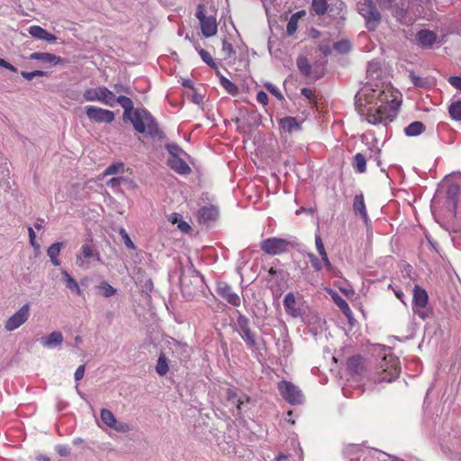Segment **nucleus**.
Segmentation results:
<instances>
[{
  "label": "nucleus",
  "instance_id": "nucleus-46",
  "mask_svg": "<svg viewBox=\"0 0 461 461\" xmlns=\"http://www.w3.org/2000/svg\"><path fill=\"white\" fill-rule=\"evenodd\" d=\"M459 192L460 187L457 184H450L447 190V197L456 202Z\"/></svg>",
  "mask_w": 461,
  "mask_h": 461
},
{
  "label": "nucleus",
  "instance_id": "nucleus-10",
  "mask_svg": "<svg viewBox=\"0 0 461 461\" xmlns=\"http://www.w3.org/2000/svg\"><path fill=\"white\" fill-rule=\"evenodd\" d=\"M348 461H375L377 451L359 445H349L345 450Z\"/></svg>",
  "mask_w": 461,
  "mask_h": 461
},
{
  "label": "nucleus",
  "instance_id": "nucleus-13",
  "mask_svg": "<svg viewBox=\"0 0 461 461\" xmlns=\"http://www.w3.org/2000/svg\"><path fill=\"white\" fill-rule=\"evenodd\" d=\"M196 17L200 22L202 33L204 37L209 38L217 33L216 19L213 16H206L203 14V5H198Z\"/></svg>",
  "mask_w": 461,
  "mask_h": 461
},
{
  "label": "nucleus",
  "instance_id": "nucleus-49",
  "mask_svg": "<svg viewBox=\"0 0 461 461\" xmlns=\"http://www.w3.org/2000/svg\"><path fill=\"white\" fill-rule=\"evenodd\" d=\"M264 86L278 100H282L283 99V95H282L281 92L279 91V89L275 85H273L272 83L267 82Z\"/></svg>",
  "mask_w": 461,
  "mask_h": 461
},
{
  "label": "nucleus",
  "instance_id": "nucleus-54",
  "mask_svg": "<svg viewBox=\"0 0 461 461\" xmlns=\"http://www.w3.org/2000/svg\"><path fill=\"white\" fill-rule=\"evenodd\" d=\"M55 449L60 456H68L70 454V448L67 445H57Z\"/></svg>",
  "mask_w": 461,
  "mask_h": 461
},
{
  "label": "nucleus",
  "instance_id": "nucleus-59",
  "mask_svg": "<svg viewBox=\"0 0 461 461\" xmlns=\"http://www.w3.org/2000/svg\"><path fill=\"white\" fill-rule=\"evenodd\" d=\"M257 101L258 103L262 104L263 105L267 104V103H268L267 95L264 91H259L257 94Z\"/></svg>",
  "mask_w": 461,
  "mask_h": 461
},
{
  "label": "nucleus",
  "instance_id": "nucleus-27",
  "mask_svg": "<svg viewBox=\"0 0 461 461\" xmlns=\"http://www.w3.org/2000/svg\"><path fill=\"white\" fill-rule=\"evenodd\" d=\"M63 246V242H55L52 245H50L47 249V255L50 258L51 264L55 267H59L60 265L59 256Z\"/></svg>",
  "mask_w": 461,
  "mask_h": 461
},
{
  "label": "nucleus",
  "instance_id": "nucleus-34",
  "mask_svg": "<svg viewBox=\"0 0 461 461\" xmlns=\"http://www.w3.org/2000/svg\"><path fill=\"white\" fill-rule=\"evenodd\" d=\"M298 69L302 74H303L306 77L316 78L312 74V67L308 61V59L304 57H299L296 61Z\"/></svg>",
  "mask_w": 461,
  "mask_h": 461
},
{
  "label": "nucleus",
  "instance_id": "nucleus-19",
  "mask_svg": "<svg viewBox=\"0 0 461 461\" xmlns=\"http://www.w3.org/2000/svg\"><path fill=\"white\" fill-rule=\"evenodd\" d=\"M217 292L223 299L233 306H240L241 303L240 297L236 294L232 288L226 283H221L218 285Z\"/></svg>",
  "mask_w": 461,
  "mask_h": 461
},
{
  "label": "nucleus",
  "instance_id": "nucleus-40",
  "mask_svg": "<svg viewBox=\"0 0 461 461\" xmlns=\"http://www.w3.org/2000/svg\"><path fill=\"white\" fill-rule=\"evenodd\" d=\"M312 11L319 15L324 14L328 8L326 0H312Z\"/></svg>",
  "mask_w": 461,
  "mask_h": 461
},
{
  "label": "nucleus",
  "instance_id": "nucleus-55",
  "mask_svg": "<svg viewBox=\"0 0 461 461\" xmlns=\"http://www.w3.org/2000/svg\"><path fill=\"white\" fill-rule=\"evenodd\" d=\"M28 233H29V238H30L31 245L34 248V249H40V245L36 241V234H35L33 229L32 227L28 228Z\"/></svg>",
  "mask_w": 461,
  "mask_h": 461
},
{
  "label": "nucleus",
  "instance_id": "nucleus-30",
  "mask_svg": "<svg viewBox=\"0 0 461 461\" xmlns=\"http://www.w3.org/2000/svg\"><path fill=\"white\" fill-rule=\"evenodd\" d=\"M294 444L296 445L294 454H280L276 458V461H302V448L299 447L297 442H294Z\"/></svg>",
  "mask_w": 461,
  "mask_h": 461
},
{
  "label": "nucleus",
  "instance_id": "nucleus-57",
  "mask_svg": "<svg viewBox=\"0 0 461 461\" xmlns=\"http://www.w3.org/2000/svg\"><path fill=\"white\" fill-rule=\"evenodd\" d=\"M382 9H392L395 0H374Z\"/></svg>",
  "mask_w": 461,
  "mask_h": 461
},
{
  "label": "nucleus",
  "instance_id": "nucleus-8",
  "mask_svg": "<svg viewBox=\"0 0 461 461\" xmlns=\"http://www.w3.org/2000/svg\"><path fill=\"white\" fill-rule=\"evenodd\" d=\"M294 244L286 240L281 238H268L260 242V249L269 255H280L287 252Z\"/></svg>",
  "mask_w": 461,
  "mask_h": 461
},
{
  "label": "nucleus",
  "instance_id": "nucleus-18",
  "mask_svg": "<svg viewBox=\"0 0 461 461\" xmlns=\"http://www.w3.org/2000/svg\"><path fill=\"white\" fill-rule=\"evenodd\" d=\"M415 39L417 44L424 49H432L438 42L437 33L427 29L420 30L417 32Z\"/></svg>",
  "mask_w": 461,
  "mask_h": 461
},
{
  "label": "nucleus",
  "instance_id": "nucleus-4",
  "mask_svg": "<svg viewBox=\"0 0 461 461\" xmlns=\"http://www.w3.org/2000/svg\"><path fill=\"white\" fill-rule=\"evenodd\" d=\"M357 12L365 19L368 31H375L381 22V14L374 0H363L357 3Z\"/></svg>",
  "mask_w": 461,
  "mask_h": 461
},
{
  "label": "nucleus",
  "instance_id": "nucleus-64",
  "mask_svg": "<svg viewBox=\"0 0 461 461\" xmlns=\"http://www.w3.org/2000/svg\"><path fill=\"white\" fill-rule=\"evenodd\" d=\"M301 93L303 96H305L308 99H311L313 96V92L310 88H303L301 90Z\"/></svg>",
  "mask_w": 461,
  "mask_h": 461
},
{
  "label": "nucleus",
  "instance_id": "nucleus-12",
  "mask_svg": "<svg viewBox=\"0 0 461 461\" xmlns=\"http://www.w3.org/2000/svg\"><path fill=\"white\" fill-rule=\"evenodd\" d=\"M236 326V330L239 332L240 336L244 340L248 348H254L256 346V339L254 333L249 328V320L245 315L239 312Z\"/></svg>",
  "mask_w": 461,
  "mask_h": 461
},
{
  "label": "nucleus",
  "instance_id": "nucleus-47",
  "mask_svg": "<svg viewBox=\"0 0 461 461\" xmlns=\"http://www.w3.org/2000/svg\"><path fill=\"white\" fill-rule=\"evenodd\" d=\"M221 50L225 59H229L232 56V54H234V49L231 43H230L226 39L222 40Z\"/></svg>",
  "mask_w": 461,
  "mask_h": 461
},
{
  "label": "nucleus",
  "instance_id": "nucleus-36",
  "mask_svg": "<svg viewBox=\"0 0 461 461\" xmlns=\"http://www.w3.org/2000/svg\"><path fill=\"white\" fill-rule=\"evenodd\" d=\"M332 299L346 316L349 317L351 315L352 312L348 303L340 295L334 293V294H332Z\"/></svg>",
  "mask_w": 461,
  "mask_h": 461
},
{
  "label": "nucleus",
  "instance_id": "nucleus-48",
  "mask_svg": "<svg viewBox=\"0 0 461 461\" xmlns=\"http://www.w3.org/2000/svg\"><path fill=\"white\" fill-rule=\"evenodd\" d=\"M410 78L415 86L424 87L427 84V81L425 78L416 76L413 72L410 73Z\"/></svg>",
  "mask_w": 461,
  "mask_h": 461
},
{
  "label": "nucleus",
  "instance_id": "nucleus-56",
  "mask_svg": "<svg viewBox=\"0 0 461 461\" xmlns=\"http://www.w3.org/2000/svg\"><path fill=\"white\" fill-rule=\"evenodd\" d=\"M393 15L402 23H405V15L406 12L403 9H394L393 10Z\"/></svg>",
  "mask_w": 461,
  "mask_h": 461
},
{
  "label": "nucleus",
  "instance_id": "nucleus-44",
  "mask_svg": "<svg viewBox=\"0 0 461 461\" xmlns=\"http://www.w3.org/2000/svg\"><path fill=\"white\" fill-rule=\"evenodd\" d=\"M198 53L203 62H205L208 66H210L212 68H217L216 63L214 62L213 59L212 58L208 51L201 49L198 50Z\"/></svg>",
  "mask_w": 461,
  "mask_h": 461
},
{
  "label": "nucleus",
  "instance_id": "nucleus-37",
  "mask_svg": "<svg viewBox=\"0 0 461 461\" xmlns=\"http://www.w3.org/2000/svg\"><path fill=\"white\" fill-rule=\"evenodd\" d=\"M156 372L161 376L165 375L168 372L167 359L166 357V354L163 352L160 353L158 357L156 365Z\"/></svg>",
  "mask_w": 461,
  "mask_h": 461
},
{
  "label": "nucleus",
  "instance_id": "nucleus-1",
  "mask_svg": "<svg viewBox=\"0 0 461 461\" xmlns=\"http://www.w3.org/2000/svg\"><path fill=\"white\" fill-rule=\"evenodd\" d=\"M356 109L368 123L377 125L393 121L401 104L399 93L389 84L366 83L356 94Z\"/></svg>",
  "mask_w": 461,
  "mask_h": 461
},
{
  "label": "nucleus",
  "instance_id": "nucleus-21",
  "mask_svg": "<svg viewBox=\"0 0 461 461\" xmlns=\"http://www.w3.org/2000/svg\"><path fill=\"white\" fill-rule=\"evenodd\" d=\"M219 216V209L217 206L210 204L203 206L198 211V220L200 223H208L214 221Z\"/></svg>",
  "mask_w": 461,
  "mask_h": 461
},
{
  "label": "nucleus",
  "instance_id": "nucleus-63",
  "mask_svg": "<svg viewBox=\"0 0 461 461\" xmlns=\"http://www.w3.org/2000/svg\"><path fill=\"white\" fill-rule=\"evenodd\" d=\"M192 101L194 104H199L203 102V95H199L196 91H194L192 95Z\"/></svg>",
  "mask_w": 461,
  "mask_h": 461
},
{
  "label": "nucleus",
  "instance_id": "nucleus-41",
  "mask_svg": "<svg viewBox=\"0 0 461 461\" xmlns=\"http://www.w3.org/2000/svg\"><path fill=\"white\" fill-rule=\"evenodd\" d=\"M127 182V178L123 176L113 177L107 183V186L114 191H120V186Z\"/></svg>",
  "mask_w": 461,
  "mask_h": 461
},
{
  "label": "nucleus",
  "instance_id": "nucleus-60",
  "mask_svg": "<svg viewBox=\"0 0 461 461\" xmlns=\"http://www.w3.org/2000/svg\"><path fill=\"white\" fill-rule=\"evenodd\" d=\"M85 375V365L79 366L75 372V380L79 381L84 377Z\"/></svg>",
  "mask_w": 461,
  "mask_h": 461
},
{
  "label": "nucleus",
  "instance_id": "nucleus-39",
  "mask_svg": "<svg viewBox=\"0 0 461 461\" xmlns=\"http://www.w3.org/2000/svg\"><path fill=\"white\" fill-rule=\"evenodd\" d=\"M124 172V164L122 162H116L110 165L104 171V176L117 175Z\"/></svg>",
  "mask_w": 461,
  "mask_h": 461
},
{
  "label": "nucleus",
  "instance_id": "nucleus-58",
  "mask_svg": "<svg viewBox=\"0 0 461 461\" xmlns=\"http://www.w3.org/2000/svg\"><path fill=\"white\" fill-rule=\"evenodd\" d=\"M449 84L455 88L461 91V77L453 76L448 78Z\"/></svg>",
  "mask_w": 461,
  "mask_h": 461
},
{
  "label": "nucleus",
  "instance_id": "nucleus-14",
  "mask_svg": "<svg viewBox=\"0 0 461 461\" xmlns=\"http://www.w3.org/2000/svg\"><path fill=\"white\" fill-rule=\"evenodd\" d=\"M367 158L375 161L377 165H380V149L377 147H375V149H370L368 156H366L360 152L357 153L354 156L352 161V167L356 172L363 174L366 171Z\"/></svg>",
  "mask_w": 461,
  "mask_h": 461
},
{
  "label": "nucleus",
  "instance_id": "nucleus-7",
  "mask_svg": "<svg viewBox=\"0 0 461 461\" xmlns=\"http://www.w3.org/2000/svg\"><path fill=\"white\" fill-rule=\"evenodd\" d=\"M277 389L285 402L292 405L303 402V394L300 388L291 382L283 380L278 383Z\"/></svg>",
  "mask_w": 461,
  "mask_h": 461
},
{
  "label": "nucleus",
  "instance_id": "nucleus-17",
  "mask_svg": "<svg viewBox=\"0 0 461 461\" xmlns=\"http://www.w3.org/2000/svg\"><path fill=\"white\" fill-rule=\"evenodd\" d=\"M100 417L102 421L108 427L119 432H127L129 426L124 422H119L113 413L108 409H102Z\"/></svg>",
  "mask_w": 461,
  "mask_h": 461
},
{
  "label": "nucleus",
  "instance_id": "nucleus-32",
  "mask_svg": "<svg viewBox=\"0 0 461 461\" xmlns=\"http://www.w3.org/2000/svg\"><path fill=\"white\" fill-rule=\"evenodd\" d=\"M227 397L230 402H232V403L237 405V410L239 412L240 411L242 405L245 402H249V398L245 395L238 398V394H237L236 391L234 389H230V388L228 389V391H227Z\"/></svg>",
  "mask_w": 461,
  "mask_h": 461
},
{
  "label": "nucleus",
  "instance_id": "nucleus-52",
  "mask_svg": "<svg viewBox=\"0 0 461 461\" xmlns=\"http://www.w3.org/2000/svg\"><path fill=\"white\" fill-rule=\"evenodd\" d=\"M378 69H379V63L376 61H371L367 65V71H366L367 75L371 77H374L375 74L378 71Z\"/></svg>",
  "mask_w": 461,
  "mask_h": 461
},
{
  "label": "nucleus",
  "instance_id": "nucleus-35",
  "mask_svg": "<svg viewBox=\"0 0 461 461\" xmlns=\"http://www.w3.org/2000/svg\"><path fill=\"white\" fill-rule=\"evenodd\" d=\"M96 289L100 294H102L105 298H109L114 295L117 290L113 287L108 282L102 281L97 286Z\"/></svg>",
  "mask_w": 461,
  "mask_h": 461
},
{
  "label": "nucleus",
  "instance_id": "nucleus-5",
  "mask_svg": "<svg viewBox=\"0 0 461 461\" xmlns=\"http://www.w3.org/2000/svg\"><path fill=\"white\" fill-rule=\"evenodd\" d=\"M83 98L86 102H99L111 107L115 104V95L105 86L86 89Z\"/></svg>",
  "mask_w": 461,
  "mask_h": 461
},
{
  "label": "nucleus",
  "instance_id": "nucleus-42",
  "mask_svg": "<svg viewBox=\"0 0 461 461\" xmlns=\"http://www.w3.org/2000/svg\"><path fill=\"white\" fill-rule=\"evenodd\" d=\"M166 148L169 153V158L181 157L182 155H185V151L175 143H168L167 144Z\"/></svg>",
  "mask_w": 461,
  "mask_h": 461
},
{
  "label": "nucleus",
  "instance_id": "nucleus-9",
  "mask_svg": "<svg viewBox=\"0 0 461 461\" xmlns=\"http://www.w3.org/2000/svg\"><path fill=\"white\" fill-rule=\"evenodd\" d=\"M31 306L29 303L22 305L14 314H12L4 324L6 331H14L23 325L30 317Z\"/></svg>",
  "mask_w": 461,
  "mask_h": 461
},
{
  "label": "nucleus",
  "instance_id": "nucleus-61",
  "mask_svg": "<svg viewBox=\"0 0 461 461\" xmlns=\"http://www.w3.org/2000/svg\"><path fill=\"white\" fill-rule=\"evenodd\" d=\"M0 67H3L12 72H16L17 71V68L15 67H14L11 63L7 62L5 59H0Z\"/></svg>",
  "mask_w": 461,
  "mask_h": 461
},
{
  "label": "nucleus",
  "instance_id": "nucleus-50",
  "mask_svg": "<svg viewBox=\"0 0 461 461\" xmlns=\"http://www.w3.org/2000/svg\"><path fill=\"white\" fill-rule=\"evenodd\" d=\"M21 75L23 76V77H24L26 80H32L35 77H42L45 75V72L41 71V70H34V71H32V72H26V71H23L21 73Z\"/></svg>",
  "mask_w": 461,
  "mask_h": 461
},
{
  "label": "nucleus",
  "instance_id": "nucleus-26",
  "mask_svg": "<svg viewBox=\"0 0 461 461\" xmlns=\"http://www.w3.org/2000/svg\"><path fill=\"white\" fill-rule=\"evenodd\" d=\"M353 210L355 213H358L362 219L366 222L368 220V215L364 201V196L362 194H356L354 197L353 203Z\"/></svg>",
  "mask_w": 461,
  "mask_h": 461
},
{
  "label": "nucleus",
  "instance_id": "nucleus-53",
  "mask_svg": "<svg viewBox=\"0 0 461 461\" xmlns=\"http://www.w3.org/2000/svg\"><path fill=\"white\" fill-rule=\"evenodd\" d=\"M309 258H310V261H311V264L312 266V267L316 270V271H320L322 269V265L321 263V261L318 259V258L312 254V253H310L308 255Z\"/></svg>",
  "mask_w": 461,
  "mask_h": 461
},
{
  "label": "nucleus",
  "instance_id": "nucleus-28",
  "mask_svg": "<svg viewBox=\"0 0 461 461\" xmlns=\"http://www.w3.org/2000/svg\"><path fill=\"white\" fill-rule=\"evenodd\" d=\"M115 103H118L124 109V119H129V117L135 112L131 99L125 95H119L118 97L115 96Z\"/></svg>",
  "mask_w": 461,
  "mask_h": 461
},
{
  "label": "nucleus",
  "instance_id": "nucleus-15",
  "mask_svg": "<svg viewBox=\"0 0 461 461\" xmlns=\"http://www.w3.org/2000/svg\"><path fill=\"white\" fill-rule=\"evenodd\" d=\"M85 110L87 118L92 122L110 123L114 120V113L110 110L94 105H87L85 107Z\"/></svg>",
  "mask_w": 461,
  "mask_h": 461
},
{
  "label": "nucleus",
  "instance_id": "nucleus-38",
  "mask_svg": "<svg viewBox=\"0 0 461 461\" xmlns=\"http://www.w3.org/2000/svg\"><path fill=\"white\" fill-rule=\"evenodd\" d=\"M450 116L456 121H461V100L453 102L448 107Z\"/></svg>",
  "mask_w": 461,
  "mask_h": 461
},
{
  "label": "nucleus",
  "instance_id": "nucleus-2",
  "mask_svg": "<svg viewBox=\"0 0 461 461\" xmlns=\"http://www.w3.org/2000/svg\"><path fill=\"white\" fill-rule=\"evenodd\" d=\"M380 352L371 380L375 384L392 383L399 377L401 367L399 358L390 348L379 346Z\"/></svg>",
  "mask_w": 461,
  "mask_h": 461
},
{
  "label": "nucleus",
  "instance_id": "nucleus-51",
  "mask_svg": "<svg viewBox=\"0 0 461 461\" xmlns=\"http://www.w3.org/2000/svg\"><path fill=\"white\" fill-rule=\"evenodd\" d=\"M315 247L320 256L327 254L323 241L319 234L315 235Z\"/></svg>",
  "mask_w": 461,
  "mask_h": 461
},
{
  "label": "nucleus",
  "instance_id": "nucleus-45",
  "mask_svg": "<svg viewBox=\"0 0 461 461\" xmlns=\"http://www.w3.org/2000/svg\"><path fill=\"white\" fill-rule=\"evenodd\" d=\"M118 233L123 240L124 245L126 248L130 249H135V245L132 242L131 239L130 238L129 234L127 233L126 230L124 228H120L118 230Z\"/></svg>",
  "mask_w": 461,
  "mask_h": 461
},
{
  "label": "nucleus",
  "instance_id": "nucleus-31",
  "mask_svg": "<svg viewBox=\"0 0 461 461\" xmlns=\"http://www.w3.org/2000/svg\"><path fill=\"white\" fill-rule=\"evenodd\" d=\"M425 131V125L421 122H413L404 129L407 136L414 137L421 134Z\"/></svg>",
  "mask_w": 461,
  "mask_h": 461
},
{
  "label": "nucleus",
  "instance_id": "nucleus-3",
  "mask_svg": "<svg viewBox=\"0 0 461 461\" xmlns=\"http://www.w3.org/2000/svg\"><path fill=\"white\" fill-rule=\"evenodd\" d=\"M136 131L151 138L160 137V131L150 113L144 108H136L129 117Z\"/></svg>",
  "mask_w": 461,
  "mask_h": 461
},
{
  "label": "nucleus",
  "instance_id": "nucleus-11",
  "mask_svg": "<svg viewBox=\"0 0 461 461\" xmlns=\"http://www.w3.org/2000/svg\"><path fill=\"white\" fill-rule=\"evenodd\" d=\"M427 303V292L420 286L415 285L413 288L412 310L414 313L419 315L422 320H425L428 317V312L426 309Z\"/></svg>",
  "mask_w": 461,
  "mask_h": 461
},
{
  "label": "nucleus",
  "instance_id": "nucleus-24",
  "mask_svg": "<svg viewBox=\"0 0 461 461\" xmlns=\"http://www.w3.org/2000/svg\"><path fill=\"white\" fill-rule=\"evenodd\" d=\"M30 59L38 60L42 63L58 65L61 62V59L55 54L48 52H33L30 55Z\"/></svg>",
  "mask_w": 461,
  "mask_h": 461
},
{
  "label": "nucleus",
  "instance_id": "nucleus-16",
  "mask_svg": "<svg viewBox=\"0 0 461 461\" xmlns=\"http://www.w3.org/2000/svg\"><path fill=\"white\" fill-rule=\"evenodd\" d=\"M301 296L294 293H288L284 298V307L285 312L293 318H298L302 315Z\"/></svg>",
  "mask_w": 461,
  "mask_h": 461
},
{
  "label": "nucleus",
  "instance_id": "nucleus-62",
  "mask_svg": "<svg viewBox=\"0 0 461 461\" xmlns=\"http://www.w3.org/2000/svg\"><path fill=\"white\" fill-rule=\"evenodd\" d=\"M286 30L288 34H293L296 30V23L291 19L287 23Z\"/></svg>",
  "mask_w": 461,
  "mask_h": 461
},
{
  "label": "nucleus",
  "instance_id": "nucleus-25",
  "mask_svg": "<svg viewBox=\"0 0 461 461\" xmlns=\"http://www.w3.org/2000/svg\"><path fill=\"white\" fill-rule=\"evenodd\" d=\"M29 33L36 39H40L46 41H56V36L50 33L48 31L38 25H32L29 28Z\"/></svg>",
  "mask_w": 461,
  "mask_h": 461
},
{
  "label": "nucleus",
  "instance_id": "nucleus-33",
  "mask_svg": "<svg viewBox=\"0 0 461 461\" xmlns=\"http://www.w3.org/2000/svg\"><path fill=\"white\" fill-rule=\"evenodd\" d=\"M217 75L220 77V84L225 89V91L231 95H236L239 92L237 86L227 77L221 75L219 71L217 72Z\"/></svg>",
  "mask_w": 461,
  "mask_h": 461
},
{
  "label": "nucleus",
  "instance_id": "nucleus-6",
  "mask_svg": "<svg viewBox=\"0 0 461 461\" xmlns=\"http://www.w3.org/2000/svg\"><path fill=\"white\" fill-rule=\"evenodd\" d=\"M95 261H101L99 252L91 244L85 243L76 256L77 266L83 270H87Z\"/></svg>",
  "mask_w": 461,
  "mask_h": 461
},
{
  "label": "nucleus",
  "instance_id": "nucleus-29",
  "mask_svg": "<svg viewBox=\"0 0 461 461\" xmlns=\"http://www.w3.org/2000/svg\"><path fill=\"white\" fill-rule=\"evenodd\" d=\"M280 128L286 132H292L300 128L294 117H285L279 120Z\"/></svg>",
  "mask_w": 461,
  "mask_h": 461
},
{
  "label": "nucleus",
  "instance_id": "nucleus-20",
  "mask_svg": "<svg viewBox=\"0 0 461 461\" xmlns=\"http://www.w3.org/2000/svg\"><path fill=\"white\" fill-rule=\"evenodd\" d=\"M64 341L62 333L59 330L50 332V334L41 338V344L46 348H55L60 346Z\"/></svg>",
  "mask_w": 461,
  "mask_h": 461
},
{
  "label": "nucleus",
  "instance_id": "nucleus-43",
  "mask_svg": "<svg viewBox=\"0 0 461 461\" xmlns=\"http://www.w3.org/2000/svg\"><path fill=\"white\" fill-rule=\"evenodd\" d=\"M334 50L339 53H348L351 49V44L348 41L343 40L334 43Z\"/></svg>",
  "mask_w": 461,
  "mask_h": 461
},
{
  "label": "nucleus",
  "instance_id": "nucleus-22",
  "mask_svg": "<svg viewBox=\"0 0 461 461\" xmlns=\"http://www.w3.org/2000/svg\"><path fill=\"white\" fill-rule=\"evenodd\" d=\"M168 166L171 169L181 175H187L191 172V168L188 164L181 157L168 158Z\"/></svg>",
  "mask_w": 461,
  "mask_h": 461
},
{
  "label": "nucleus",
  "instance_id": "nucleus-23",
  "mask_svg": "<svg viewBox=\"0 0 461 461\" xmlns=\"http://www.w3.org/2000/svg\"><path fill=\"white\" fill-rule=\"evenodd\" d=\"M62 280L66 285V287L72 293L77 294V296H83V290L80 288L77 280L67 271H61Z\"/></svg>",
  "mask_w": 461,
  "mask_h": 461
}]
</instances>
